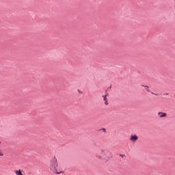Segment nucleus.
Masks as SVG:
<instances>
[{"label": "nucleus", "mask_w": 175, "mask_h": 175, "mask_svg": "<svg viewBox=\"0 0 175 175\" xmlns=\"http://www.w3.org/2000/svg\"><path fill=\"white\" fill-rule=\"evenodd\" d=\"M0 144H1V142H0Z\"/></svg>", "instance_id": "14"}, {"label": "nucleus", "mask_w": 175, "mask_h": 175, "mask_svg": "<svg viewBox=\"0 0 175 175\" xmlns=\"http://www.w3.org/2000/svg\"><path fill=\"white\" fill-rule=\"evenodd\" d=\"M100 131H103V132H105V133H106V129H105V128H102L101 129H100Z\"/></svg>", "instance_id": "8"}, {"label": "nucleus", "mask_w": 175, "mask_h": 175, "mask_svg": "<svg viewBox=\"0 0 175 175\" xmlns=\"http://www.w3.org/2000/svg\"><path fill=\"white\" fill-rule=\"evenodd\" d=\"M50 170L53 172L55 174H61L63 173L62 171H58V161L57 160V157L55 156L50 161L49 165Z\"/></svg>", "instance_id": "1"}, {"label": "nucleus", "mask_w": 175, "mask_h": 175, "mask_svg": "<svg viewBox=\"0 0 175 175\" xmlns=\"http://www.w3.org/2000/svg\"><path fill=\"white\" fill-rule=\"evenodd\" d=\"M14 173H15V174H16V175H23V172H21V170H15V171H14Z\"/></svg>", "instance_id": "6"}, {"label": "nucleus", "mask_w": 175, "mask_h": 175, "mask_svg": "<svg viewBox=\"0 0 175 175\" xmlns=\"http://www.w3.org/2000/svg\"><path fill=\"white\" fill-rule=\"evenodd\" d=\"M101 154L103 156V159L105 161H109L111 158H113V154H111V152L106 150V149H103L101 150Z\"/></svg>", "instance_id": "2"}, {"label": "nucleus", "mask_w": 175, "mask_h": 175, "mask_svg": "<svg viewBox=\"0 0 175 175\" xmlns=\"http://www.w3.org/2000/svg\"><path fill=\"white\" fill-rule=\"evenodd\" d=\"M142 87H145L147 92H151V90H150V88L147 85H142Z\"/></svg>", "instance_id": "7"}, {"label": "nucleus", "mask_w": 175, "mask_h": 175, "mask_svg": "<svg viewBox=\"0 0 175 175\" xmlns=\"http://www.w3.org/2000/svg\"><path fill=\"white\" fill-rule=\"evenodd\" d=\"M94 146H95V147H96V146H97V145H96V143H94Z\"/></svg>", "instance_id": "13"}, {"label": "nucleus", "mask_w": 175, "mask_h": 175, "mask_svg": "<svg viewBox=\"0 0 175 175\" xmlns=\"http://www.w3.org/2000/svg\"><path fill=\"white\" fill-rule=\"evenodd\" d=\"M138 139H139V137L136 134L132 135L130 138L131 142H136V140H138Z\"/></svg>", "instance_id": "3"}, {"label": "nucleus", "mask_w": 175, "mask_h": 175, "mask_svg": "<svg viewBox=\"0 0 175 175\" xmlns=\"http://www.w3.org/2000/svg\"><path fill=\"white\" fill-rule=\"evenodd\" d=\"M158 116H159L160 118H163L167 116V113L165 112H159Z\"/></svg>", "instance_id": "5"}, {"label": "nucleus", "mask_w": 175, "mask_h": 175, "mask_svg": "<svg viewBox=\"0 0 175 175\" xmlns=\"http://www.w3.org/2000/svg\"><path fill=\"white\" fill-rule=\"evenodd\" d=\"M121 157H125V154H122V155H121Z\"/></svg>", "instance_id": "12"}, {"label": "nucleus", "mask_w": 175, "mask_h": 175, "mask_svg": "<svg viewBox=\"0 0 175 175\" xmlns=\"http://www.w3.org/2000/svg\"><path fill=\"white\" fill-rule=\"evenodd\" d=\"M98 159H102V156H98Z\"/></svg>", "instance_id": "11"}, {"label": "nucleus", "mask_w": 175, "mask_h": 175, "mask_svg": "<svg viewBox=\"0 0 175 175\" xmlns=\"http://www.w3.org/2000/svg\"><path fill=\"white\" fill-rule=\"evenodd\" d=\"M107 96H109L108 93H106L105 95L103 96V100H105V105H109V102L107 101Z\"/></svg>", "instance_id": "4"}, {"label": "nucleus", "mask_w": 175, "mask_h": 175, "mask_svg": "<svg viewBox=\"0 0 175 175\" xmlns=\"http://www.w3.org/2000/svg\"><path fill=\"white\" fill-rule=\"evenodd\" d=\"M152 95H156V96H159V94H155L154 92L151 93Z\"/></svg>", "instance_id": "9"}, {"label": "nucleus", "mask_w": 175, "mask_h": 175, "mask_svg": "<svg viewBox=\"0 0 175 175\" xmlns=\"http://www.w3.org/2000/svg\"><path fill=\"white\" fill-rule=\"evenodd\" d=\"M0 157H3V153L0 152Z\"/></svg>", "instance_id": "10"}]
</instances>
